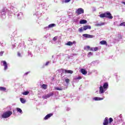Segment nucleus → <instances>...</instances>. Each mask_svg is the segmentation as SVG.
Listing matches in <instances>:
<instances>
[{"instance_id":"nucleus-1","label":"nucleus","mask_w":125,"mask_h":125,"mask_svg":"<svg viewBox=\"0 0 125 125\" xmlns=\"http://www.w3.org/2000/svg\"><path fill=\"white\" fill-rule=\"evenodd\" d=\"M99 17L100 18H108V19H113L112 14H110V12H106L104 13L101 14Z\"/></svg>"},{"instance_id":"nucleus-2","label":"nucleus","mask_w":125,"mask_h":125,"mask_svg":"<svg viewBox=\"0 0 125 125\" xmlns=\"http://www.w3.org/2000/svg\"><path fill=\"white\" fill-rule=\"evenodd\" d=\"M11 115H12V111H8L3 113L1 117L3 119H6V118H9Z\"/></svg>"},{"instance_id":"nucleus-3","label":"nucleus","mask_w":125,"mask_h":125,"mask_svg":"<svg viewBox=\"0 0 125 125\" xmlns=\"http://www.w3.org/2000/svg\"><path fill=\"white\" fill-rule=\"evenodd\" d=\"M90 29H91V26H90V25H85L81 28H79L78 31L80 32V33H82V32H83V31H86L87 29L90 30Z\"/></svg>"},{"instance_id":"nucleus-4","label":"nucleus","mask_w":125,"mask_h":125,"mask_svg":"<svg viewBox=\"0 0 125 125\" xmlns=\"http://www.w3.org/2000/svg\"><path fill=\"white\" fill-rule=\"evenodd\" d=\"M75 12L76 14H78V15H80L81 14H83V13H84V10L82 8H79Z\"/></svg>"},{"instance_id":"nucleus-5","label":"nucleus","mask_w":125,"mask_h":125,"mask_svg":"<svg viewBox=\"0 0 125 125\" xmlns=\"http://www.w3.org/2000/svg\"><path fill=\"white\" fill-rule=\"evenodd\" d=\"M53 96V93L51 92L49 94H47V95L43 96L42 97L43 99H47V98H49V97Z\"/></svg>"},{"instance_id":"nucleus-6","label":"nucleus","mask_w":125,"mask_h":125,"mask_svg":"<svg viewBox=\"0 0 125 125\" xmlns=\"http://www.w3.org/2000/svg\"><path fill=\"white\" fill-rule=\"evenodd\" d=\"M83 37H84V38H86L87 39H92V38H93V35L84 34L83 35Z\"/></svg>"},{"instance_id":"nucleus-7","label":"nucleus","mask_w":125,"mask_h":125,"mask_svg":"<svg viewBox=\"0 0 125 125\" xmlns=\"http://www.w3.org/2000/svg\"><path fill=\"white\" fill-rule=\"evenodd\" d=\"M103 125H109V118H108V117H105L104 123H103Z\"/></svg>"},{"instance_id":"nucleus-8","label":"nucleus","mask_w":125,"mask_h":125,"mask_svg":"<svg viewBox=\"0 0 125 125\" xmlns=\"http://www.w3.org/2000/svg\"><path fill=\"white\" fill-rule=\"evenodd\" d=\"M52 116H53V114L49 113L46 115V116L44 118V120H48V119H49V118H50L51 117H52Z\"/></svg>"},{"instance_id":"nucleus-9","label":"nucleus","mask_w":125,"mask_h":125,"mask_svg":"<svg viewBox=\"0 0 125 125\" xmlns=\"http://www.w3.org/2000/svg\"><path fill=\"white\" fill-rule=\"evenodd\" d=\"M2 63H3V65L4 66V70H7L8 66H7V62H5V61H2Z\"/></svg>"},{"instance_id":"nucleus-10","label":"nucleus","mask_w":125,"mask_h":125,"mask_svg":"<svg viewBox=\"0 0 125 125\" xmlns=\"http://www.w3.org/2000/svg\"><path fill=\"white\" fill-rule=\"evenodd\" d=\"M100 44L102 45H107V42L104 40H103L100 42Z\"/></svg>"},{"instance_id":"nucleus-11","label":"nucleus","mask_w":125,"mask_h":125,"mask_svg":"<svg viewBox=\"0 0 125 125\" xmlns=\"http://www.w3.org/2000/svg\"><path fill=\"white\" fill-rule=\"evenodd\" d=\"M99 93L100 94H102V93H104V88L102 86H101L100 87Z\"/></svg>"},{"instance_id":"nucleus-12","label":"nucleus","mask_w":125,"mask_h":125,"mask_svg":"<svg viewBox=\"0 0 125 125\" xmlns=\"http://www.w3.org/2000/svg\"><path fill=\"white\" fill-rule=\"evenodd\" d=\"M105 25V22H101L100 23H97L95 24V26L97 27H100L101 26H104Z\"/></svg>"},{"instance_id":"nucleus-13","label":"nucleus","mask_w":125,"mask_h":125,"mask_svg":"<svg viewBox=\"0 0 125 125\" xmlns=\"http://www.w3.org/2000/svg\"><path fill=\"white\" fill-rule=\"evenodd\" d=\"M73 72L72 70H64V74H73Z\"/></svg>"},{"instance_id":"nucleus-14","label":"nucleus","mask_w":125,"mask_h":125,"mask_svg":"<svg viewBox=\"0 0 125 125\" xmlns=\"http://www.w3.org/2000/svg\"><path fill=\"white\" fill-rule=\"evenodd\" d=\"M81 73L83 75H86L87 74V72L86 71V70H85V69L83 68L81 69Z\"/></svg>"},{"instance_id":"nucleus-15","label":"nucleus","mask_w":125,"mask_h":125,"mask_svg":"<svg viewBox=\"0 0 125 125\" xmlns=\"http://www.w3.org/2000/svg\"><path fill=\"white\" fill-rule=\"evenodd\" d=\"M108 83H104L103 87L104 88V89H107L108 88Z\"/></svg>"},{"instance_id":"nucleus-16","label":"nucleus","mask_w":125,"mask_h":125,"mask_svg":"<svg viewBox=\"0 0 125 125\" xmlns=\"http://www.w3.org/2000/svg\"><path fill=\"white\" fill-rule=\"evenodd\" d=\"M87 21L85 20H82L80 21V24H86Z\"/></svg>"},{"instance_id":"nucleus-17","label":"nucleus","mask_w":125,"mask_h":125,"mask_svg":"<svg viewBox=\"0 0 125 125\" xmlns=\"http://www.w3.org/2000/svg\"><path fill=\"white\" fill-rule=\"evenodd\" d=\"M0 91H7V90L6 89V88L2 86H0Z\"/></svg>"},{"instance_id":"nucleus-18","label":"nucleus","mask_w":125,"mask_h":125,"mask_svg":"<svg viewBox=\"0 0 125 125\" xmlns=\"http://www.w3.org/2000/svg\"><path fill=\"white\" fill-rule=\"evenodd\" d=\"M94 99L95 100V101H100V100H103V98L96 97L94 98Z\"/></svg>"},{"instance_id":"nucleus-19","label":"nucleus","mask_w":125,"mask_h":125,"mask_svg":"<svg viewBox=\"0 0 125 125\" xmlns=\"http://www.w3.org/2000/svg\"><path fill=\"white\" fill-rule=\"evenodd\" d=\"M20 101L22 104H24V103H26V100L23 98H20Z\"/></svg>"},{"instance_id":"nucleus-20","label":"nucleus","mask_w":125,"mask_h":125,"mask_svg":"<svg viewBox=\"0 0 125 125\" xmlns=\"http://www.w3.org/2000/svg\"><path fill=\"white\" fill-rule=\"evenodd\" d=\"M90 49V46H86L84 47V50H86V51H88Z\"/></svg>"},{"instance_id":"nucleus-21","label":"nucleus","mask_w":125,"mask_h":125,"mask_svg":"<svg viewBox=\"0 0 125 125\" xmlns=\"http://www.w3.org/2000/svg\"><path fill=\"white\" fill-rule=\"evenodd\" d=\"M42 88H43V89H46V88H47V85L45 84H43L42 85Z\"/></svg>"},{"instance_id":"nucleus-22","label":"nucleus","mask_w":125,"mask_h":125,"mask_svg":"<svg viewBox=\"0 0 125 125\" xmlns=\"http://www.w3.org/2000/svg\"><path fill=\"white\" fill-rule=\"evenodd\" d=\"M55 24L51 23L48 25V28H52V27H55Z\"/></svg>"},{"instance_id":"nucleus-23","label":"nucleus","mask_w":125,"mask_h":125,"mask_svg":"<svg viewBox=\"0 0 125 125\" xmlns=\"http://www.w3.org/2000/svg\"><path fill=\"white\" fill-rule=\"evenodd\" d=\"M29 93H30V92L26 91H25V92L22 93V94L23 95H28V94H29Z\"/></svg>"},{"instance_id":"nucleus-24","label":"nucleus","mask_w":125,"mask_h":125,"mask_svg":"<svg viewBox=\"0 0 125 125\" xmlns=\"http://www.w3.org/2000/svg\"><path fill=\"white\" fill-rule=\"evenodd\" d=\"M17 111L19 113H22V109L20 108L17 107L16 108Z\"/></svg>"},{"instance_id":"nucleus-25","label":"nucleus","mask_w":125,"mask_h":125,"mask_svg":"<svg viewBox=\"0 0 125 125\" xmlns=\"http://www.w3.org/2000/svg\"><path fill=\"white\" fill-rule=\"evenodd\" d=\"M74 43L72 42H71L69 41L66 43V45H72Z\"/></svg>"},{"instance_id":"nucleus-26","label":"nucleus","mask_w":125,"mask_h":125,"mask_svg":"<svg viewBox=\"0 0 125 125\" xmlns=\"http://www.w3.org/2000/svg\"><path fill=\"white\" fill-rule=\"evenodd\" d=\"M65 83H70V79H69L68 78L65 79Z\"/></svg>"},{"instance_id":"nucleus-27","label":"nucleus","mask_w":125,"mask_h":125,"mask_svg":"<svg viewBox=\"0 0 125 125\" xmlns=\"http://www.w3.org/2000/svg\"><path fill=\"white\" fill-rule=\"evenodd\" d=\"M55 89H56V90H62L63 89H62V88L56 87L55 88Z\"/></svg>"},{"instance_id":"nucleus-28","label":"nucleus","mask_w":125,"mask_h":125,"mask_svg":"<svg viewBox=\"0 0 125 125\" xmlns=\"http://www.w3.org/2000/svg\"><path fill=\"white\" fill-rule=\"evenodd\" d=\"M112 122H113V118H110L109 119V124H111V123H112Z\"/></svg>"},{"instance_id":"nucleus-29","label":"nucleus","mask_w":125,"mask_h":125,"mask_svg":"<svg viewBox=\"0 0 125 125\" xmlns=\"http://www.w3.org/2000/svg\"><path fill=\"white\" fill-rule=\"evenodd\" d=\"M97 50H98V47H94V51H97Z\"/></svg>"},{"instance_id":"nucleus-30","label":"nucleus","mask_w":125,"mask_h":125,"mask_svg":"<svg viewBox=\"0 0 125 125\" xmlns=\"http://www.w3.org/2000/svg\"><path fill=\"white\" fill-rule=\"evenodd\" d=\"M82 78L81 76H79L78 77L75 78V80H82Z\"/></svg>"},{"instance_id":"nucleus-31","label":"nucleus","mask_w":125,"mask_h":125,"mask_svg":"<svg viewBox=\"0 0 125 125\" xmlns=\"http://www.w3.org/2000/svg\"><path fill=\"white\" fill-rule=\"evenodd\" d=\"M125 22H121L120 24V26H125Z\"/></svg>"},{"instance_id":"nucleus-32","label":"nucleus","mask_w":125,"mask_h":125,"mask_svg":"<svg viewBox=\"0 0 125 125\" xmlns=\"http://www.w3.org/2000/svg\"><path fill=\"white\" fill-rule=\"evenodd\" d=\"M53 41H54V42H55V41H57V37H55L53 38Z\"/></svg>"},{"instance_id":"nucleus-33","label":"nucleus","mask_w":125,"mask_h":125,"mask_svg":"<svg viewBox=\"0 0 125 125\" xmlns=\"http://www.w3.org/2000/svg\"><path fill=\"white\" fill-rule=\"evenodd\" d=\"M3 53H4V52H3V51H1V52H0V56H2V55H3Z\"/></svg>"},{"instance_id":"nucleus-34","label":"nucleus","mask_w":125,"mask_h":125,"mask_svg":"<svg viewBox=\"0 0 125 125\" xmlns=\"http://www.w3.org/2000/svg\"><path fill=\"white\" fill-rule=\"evenodd\" d=\"M70 1H71V0H65L64 2L67 3V2H70Z\"/></svg>"},{"instance_id":"nucleus-35","label":"nucleus","mask_w":125,"mask_h":125,"mask_svg":"<svg viewBox=\"0 0 125 125\" xmlns=\"http://www.w3.org/2000/svg\"><path fill=\"white\" fill-rule=\"evenodd\" d=\"M18 56H19V57H21V53L20 52H18Z\"/></svg>"},{"instance_id":"nucleus-36","label":"nucleus","mask_w":125,"mask_h":125,"mask_svg":"<svg viewBox=\"0 0 125 125\" xmlns=\"http://www.w3.org/2000/svg\"><path fill=\"white\" fill-rule=\"evenodd\" d=\"M90 50L91 51H94V48H93V47L90 48Z\"/></svg>"},{"instance_id":"nucleus-37","label":"nucleus","mask_w":125,"mask_h":125,"mask_svg":"<svg viewBox=\"0 0 125 125\" xmlns=\"http://www.w3.org/2000/svg\"><path fill=\"white\" fill-rule=\"evenodd\" d=\"M88 55H92V53L91 52H89L88 54Z\"/></svg>"},{"instance_id":"nucleus-38","label":"nucleus","mask_w":125,"mask_h":125,"mask_svg":"<svg viewBox=\"0 0 125 125\" xmlns=\"http://www.w3.org/2000/svg\"><path fill=\"white\" fill-rule=\"evenodd\" d=\"M48 64H49V62H46V63H45V66H47V65H48Z\"/></svg>"},{"instance_id":"nucleus-39","label":"nucleus","mask_w":125,"mask_h":125,"mask_svg":"<svg viewBox=\"0 0 125 125\" xmlns=\"http://www.w3.org/2000/svg\"><path fill=\"white\" fill-rule=\"evenodd\" d=\"M122 3H123V4H125V2L123 1V2H122Z\"/></svg>"},{"instance_id":"nucleus-40","label":"nucleus","mask_w":125,"mask_h":125,"mask_svg":"<svg viewBox=\"0 0 125 125\" xmlns=\"http://www.w3.org/2000/svg\"><path fill=\"white\" fill-rule=\"evenodd\" d=\"M48 28V26L45 27L44 29H47Z\"/></svg>"}]
</instances>
